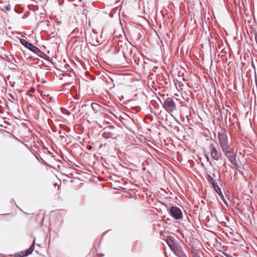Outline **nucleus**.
I'll return each instance as SVG.
<instances>
[{
  "instance_id": "obj_4",
  "label": "nucleus",
  "mask_w": 257,
  "mask_h": 257,
  "mask_svg": "<svg viewBox=\"0 0 257 257\" xmlns=\"http://www.w3.org/2000/svg\"><path fill=\"white\" fill-rule=\"evenodd\" d=\"M164 108L169 112H173L176 109L175 103L171 98L166 99L164 102Z\"/></svg>"
},
{
  "instance_id": "obj_17",
  "label": "nucleus",
  "mask_w": 257,
  "mask_h": 257,
  "mask_svg": "<svg viewBox=\"0 0 257 257\" xmlns=\"http://www.w3.org/2000/svg\"><path fill=\"white\" fill-rule=\"evenodd\" d=\"M223 202H224V203H225L226 204H227V203H226V201H225V200H223Z\"/></svg>"
},
{
  "instance_id": "obj_14",
  "label": "nucleus",
  "mask_w": 257,
  "mask_h": 257,
  "mask_svg": "<svg viewBox=\"0 0 257 257\" xmlns=\"http://www.w3.org/2000/svg\"><path fill=\"white\" fill-rule=\"evenodd\" d=\"M4 8L6 9L7 11H10L11 10V7L10 5L6 6Z\"/></svg>"
},
{
  "instance_id": "obj_8",
  "label": "nucleus",
  "mask_w": 257,
  "mask_h": 257,
  "mask_svg": "<svg viewBox=\"0 0 257 257\" xmlns=\"http://www.w3.org/2000/svg\"><path fill=\"white\" fill-rule=\"evenodd\" d=\"M112 131L110 129H105L102 134V137L105 139L115 138L116 136Z\"/></svg>"
},
{
  "instance_id": "obj_12",
  "label": "nucleus",
  "mask_w": 257,
  "mask_h": 257,
  "mask_svg": "<svg viewBox=\"0 0 257 257\" xmlns=\"http://www.w3.org/2000/svg\"><path fill=\"white\" fill-rule=\"evenodd\" d=\"M91 107L95 111H97L100 108V106L96 103H92Z\"/></svg>"
},
{
  "instance_id": "obj_9",
  "label": "nucleus",
  "mask_w": 257,
  "mask_h": 257,
  "mask_svg": "<svg viewBox=\"0 0 257 257\" xmlns=\"http://www.w3.org/2000/svg\"><path fill=\"white\" fill-rule=\"evenodd\" d=\"M34 243H35V239L33 241V244L31 245L30 249L27 250L25 251V252H22L21 254L20 253H17L15 254V257H24L29 255L34 249Z\"/></svg>"
},
{
  "instance_id": "obj_11",
  "label": "nucleus",
  "mask_w": 257,
  "mask_h": 257,
  "mask_svg": "<svg viewBox=\"0 0 257 257\" xmlns=\"http://www.w3.org/2000/svg\"><path fill=\"white\" fill-rule=\"evenodd\" d=\"M213 186L216 193L220 196L222 199H223V195L222 193L221 189L219 188L218 185L216 184L215 185H214V186Z\"/></svg>"
},
{
  "instance_id": "obj_7",
  "label": "nucleus",
  "mask_w": 257,
  "mask_h": 257,
  "mask_svg": "<svg viewBox=\"0 0 257 257\" xmlns=\"http://www.w3.org/2000/svg\"><path fill=\"white\" fill-rule=\"evenodd\" d=\"M173 252L178 257H187L186 255L183 252L180 245L178 244L172 250Z\"/></svg>"
},
{
  "instance_id": "obj_6",
  "label": "nucleus",
  "mask_w": 257,
  "mask_h": 257,
  "mask_svg": "<svg viewBox=\"0 0 257 257\" xmlns=\"http://www.w3.org/2000/svg\"><path fill=\"white\" fill-rule=\"evenodd\" d=\"M225 154L226 157L228 159L230 162L232 164H234L235 161V157L233 153V150L230 147L228 148H226L225 150H222Z\"/></svg>"
},
{
  "instance_id": "obj_10",
  "label": "nucleus",
  "mask_w": 257,
  "mask_h": 257,
  "mask_svg": "<svg viewBox=\"0 0 257 257\" xmlns=\"http://www.w3.org/2000/svg\"><path fill=\"white\" fill-rule=\"evenodd\" d=\"M167 242L171 250L178 244V243L175 242L173 239L170 238H167Z\"/></svg>"
},
{
  "instance_id": "obj_3",
  "label": "nucleus",
  "mask_w": 257,
  "mask_h": 257,
  "mask_svg": "<svg viewBox=\"0 0 257 257\" xmlns=\"http://www.w3.org/2000/svg\"><path fill=\"white\" fill-rule=\"evenodd\" d=\"M21 42L24 46L29 50L37 54L38 56L42 57V55L43 54V52H42L37 47L33 46L32 44L28 42L24 39H21Z\"/></svg>"
},
{
  "instance_id": "obj_13",
  "label": "nucleus",
  "mask_w": 257,
  "mask_h": 257,
  "mask_svg": "<svg viewBox=\"0 0 257 257\" xmlns=\"http://www.w3.org/2000/svg\"><path fill=\"white\" fill-rule=\"evenodd\" d=\"M207 180L211 183L213 186L217 184L215 180L209 175H208L207 176Z\"/></svg>"
},
{
  "instance_id": "obj_15",
  "label": "nucleus",
  "mask_w": 257,
  "mask_h": 257,
  "mask_svg": "<svg viewBox=\"0 0 257 257\" xmlns=\"http://www.w3.org/2000/svg\"><path fill=\"white\" fill-rule=\"evenodd\" d=\"M62 111L64 113L69 114V113L68 112L67 110L66 109H62Z\"/></svg>"
},
{
  "instance_id": "obj_1",
  "label": "nucleus",
  "mask_w": 257,
  "mask_h": 257,
  "mask_svg": "<svg viewBox=\"0 0 257 257\" xmlns=\"http://www.w3.org/2000/svg\"><path fill=\"white\" fill-rule=\"evenodd\" d=\"M218 139L219 145L222 150H225V149L230 147V144L228 141L227 133L225 131H221L218 134Z\"/></svg>"
},
{
  "instance_id": "obj_5",
  "label": "nucleus",
  "mask_w": 257,
  "mask_h": 257,
  "mask_svg": "<svg viewBox=\"0 0 257 257\" xmlns=\"http://www.w3.org/2000/svg\"><path fill=\"white\" fill-rule=\"evenodd\" d=\"M211 156L213 159L218 160L221 156V153L219 149H217L212 144L209 147Z\"/></svg>"
},
{
  "instance_id": "obj_2",
  "label": "nucleus",
  "mask_w": 257,
  "mask_h": 257,
  "mask_svg": "<svg viewBox=\"0 0 257 257\" xmlns=\"http://www.w3.org/2000/svg\"><path fill=\"white\" fill-rule=\"evenodd\" d=\"M170 215L176 220L183 218V213L182 210L177 207L172 206L169 210Z\"/></svg>"
},
{
  "instance_id": "obj_16",
  "label": "nucleus",
  "mask_w": 257,
  "mask_h": 257,
  "mask_svg": "<svg viewBox=\"0 0 257 257\" xmlns=\"http://www.w3.org/2000/svg\"><path fill=\"white\" fill-rule=\"evenodd\" d=\"M205 157H206V159H207V161H208V162H210V161L209 158L208 157V155H205Z\"/></svg>"
}]
</instances>
